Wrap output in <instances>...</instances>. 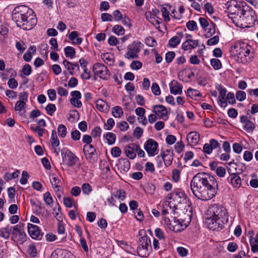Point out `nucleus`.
<instances>
[{
    "mask_svg": "<svg viewBox=\"0 0 258 258\" xmlns=\"http://www.w3.org/2000/svg\"><path fill=\"white\" fill-rule=\"evenodd\" d=\"M61 156L63 162L68 167L75 166L78 161V158L69 149L63 151Z\"/></svg>",
    "mask_w": 258,
    "mask_h": 258,
    "instance_id": "obj_11",
    "label": "nucleus"
},
{
    "mask_svg": "<svg viewBox=\"0 0 258 258\" xmlns=\"http://www.w3.org/2000/svg\"><path fill=\"white\" fill-rule=\"evenodd\" d=\"M244 10L243 6L238 4L236 1H231L228 4L227 11L228 17L234 24L238 26L239 18Z\"/></svg>",
    "mask_w": 258,
    "mask_h": 258,
    "instance_id": "obj_6",
    "label": "nucleus"
},
{
    "mask_svg": "<svg viewBox=\"0 0 258 258\" xmlns=\"http://www.w3.org/2000/svg\"><path fill=\"white\" fill-rule=\"evenodd\" d=\"M205 223L211 230H221L228 222V215L226 209L217 204L211 206L207 213Z\"/></svg>",
    "mask_w": 258,
    "mask_h": 258,
    "instance_id": "obj_2",
    "label": "nucleus"
},
{
    "mask_svg": "<svg viewBox=\"0 0 258 258\" xmlns=\"http://www.w3.org/2000/svg\"><path fill=\"white\" fill-rule=\"evenodd\" d=\"M8 25L5 23H0V34L5 35L8 33Z\"/></svg>",
    "mask_w": 258,
    "mask_h": 258,
    "instance_id": "obj_56",
    "label": "nucleus"
},
{
    "mask_svg": "<svg viewBox=\"0 0 258 258\" xmlns=\"http://www.w3.org/2000/svg\"><path fill=\"white\" fill-rule=\"evenodd\" d=\"M57 133L60 138H65L67 134V129L66 126L62 124H59L57 127Z\"/></svg>",
    "mask_w": 258,
    "mask_h": 258,
    "instance_id": "obj_38",
    "label": "nucleus"
},
{
    "mask_svg": "<svg viewBox=\"0 0 258 258\" xmlns=\"http://www.w3.org/2000/svg\"><path fill=\"white\" fill-rule=\"evenodd\" d=\"M146 45L149 47H154L157 45V42L153 37H149L145 39Z\"/></svg>",
    "mask_w": 258,
    "mask_h": 258,
    "instance_id": "obj_52",
    "label": "nucleus"
},
{
    "mask_svg": "<svg viewBox=\"0 0 258 258\" xmlns=\"http://www.w3.org/2000/svg\"><path fill=\"white\" fill-rule=\"evenodd\" d=\"M123 111L122 108L119 106H116L112 108V114L116 118H119L122 116Z\"/></svg>",
    "mask_w": 258,
    "mask_h": 258,
    "instance_id": "obj_34",
    "label": "nucleus"
},
{
    "mask_svg": "<svg viewBox=\"0 0 258 258\" xmlns=\"http://www.w3.org/2000/svg\"><path fill=\"white\" fill-rule=\"evenodd\" d=\"M140 49H129L125 53V57L128 59H134L137 57Z\"/></svg>",
    "mask_w": 258,
    "mask_h": 258,
    "instance_id": "obj_37",
    "label": "nucleus"
},
{
    "mask_svg": "<svg viewBox=\"0 0 258 258\" xmlns=\"http://www.w3.org/2000/svg\"><path fill=\"white\" fill-rule=\"evenodd\" d=\"M43 200L47 205H50L53 203V199L49 192H45L43 195Z\"/></svg>",
    "mask_w": 258,
    "mask_h": 258,
    "instance_id": "obj_55",
    "label": "nucleus"
},
{
    "mask_svg": "<svg viewBox=\"0 0 258 258\" xmlns=\"http://www.w3.org/2000/svg\"><path fill=\"white\" fill-rule=\"evenodd\" d=\"M16 48H36L34 45H30L28 43L25 42L23 40H19L16 43Z\"/></svg>",
    "mask_w": 258,
    "mask_h": 258,
    "instance_id": "obj_35",
    "label": "nucleus"
},
{
    "mask_svg": "<svg viewBox=\"0 0 258 258\" xmlns=\"http://www.w3.org/2000/svg\"><path fill=\"white\" fill-rule=\"evenodd\" d=\"M93 71L96 76L103 79L107 80L110 75V72L106 66L102 63H96L93 66Z\"/></svg>",
    "mask_w": 258,
    "mask_h": 258,
    "instance_id": "obj_10",
    "label": "nucleus"
},
{
    "mask_svg": "<svg viewBox=\"0 0 258 258\" xmlns=\"http://www.w3.org/2000/svg\"><path fill=\"white\" fill-rule=\"evenodd\" d=\"M227 180L231 183L234 188H238L241 186V178L236 174H232L230 177L227 178Z\"/></svg>",
    "mask_w": 258,
    "mask_h": 258,
    "instance_id": "obj_24",
    "label": "nucleus"
},
{
    "mask_svg": "<svg viewBox=\"0 0 258 258\" xmlns=\"http://www.w3.org/2000/svg\"><path fill=\"white\" fill-rule=\"evenodd\" d=\"M151 90L153 93L156 96H158L161 94L160 88L156 83H154L152 84L151 86Z\"/></svg>",
    "mask_w": 258,
    "mask_h": 258,
    "instance_id": "obj_53",
    "label": "nucleus"
},
{
    "mask_svg": "<svg viewBox=\"0 0 258 258\" xmlns=\"http://www.w3.org/2000/svg\"><path fill=\"white\" fill-rule=\"evenodd\" d=\"M117 168L121 173H124L128 171L130 168V162L126 158L119 159L117 164Z\"/></svg>",
    "mask_w": 258,
    "mask_h": 258,
    "instance_id": "obj_18",
    "label": "nucleus"
},
{
    "mask_svg": "<svg viewBox=\"0 0 258 258\" xmlns=\"http://www.w3.org/2000/svg\"><path fill=\"white\" fill-rule=\"evenodd\" d=\"M210 63L213 69L215 70H219L222 68L221 62L218 59H211L210 60Z\"/></svg>",
    "mask_w": 258,
    "mask_h": 258,
    "instance_id": "obj_41",
    "label": "nucleus"
},
{
    "mask_svg": "<svg viewBox=\"0 0 258 258\" xmlns=\"http://www.w3.org/2000/svg\"><path fill=\"white\" fill-rule=\"evenodd\" d=\"M45 109L47 114L52 116L56 110V107L54 104L50 103L46 106Z\"/></svg>",
    "mask_w": 258,
    "mask_h": 258,
    "instance_id": "obj_49",
    "label": "nucleus"
},
{
    "mask_svg": "<svg viewBox=\"0 0 258 258\" xmlns=\"http://www.w3.org/2000/svg\"><path fill=\"white\" fill-rule=\"evenodd\" d=\"M180 42V38L178 36H174L169 41L168 44L170 47H175Z\"/></svg>",
    "mask_w": 258,
    "mask_h": 258,
    "instance_id": "obj_43",
    "label": "nucleus"
},
{
    "mask_svg": "<svg viewBox=\"0 0 258 258\" xmlns=\"http://www.w3.org/2000/svg\"><path fill=\"white\" fill-rule=\"evenodd\" d=\"M199 46L198 40L188 39L182 44V48H195Z\"/></svg>",
    "mask_w": 258,
    "mask_h": 258,
    "instance_id": "obj_26",
    "label": "nucleus"
},
{
    "mask_svg": "<svg viewBox=\"0 0 258 258\" xmlns=\"http://www.w3.org/2000/svg\"><path fill=\"white\" fill-rule=\"evenodd\" d=\"M104 137L107 140V143L109 145H112L114 143L116 139L115 135L112 133H107L104 135Z\"/></svg>",
    "mask_w": 258,
    "mask_h": 258,
    "instance_id": "obj_39",
    "label": "nucleus"
},
{
    "mask_svg": "<svg viewBox=\"0 0 258 258\" xmlns=\"http://www.w3.org/2000/svg\"><path fill=\"white\" fill-rule=\"evenodd\" d=\"M12 226L8 225L7 226L2 228L0 229V237L5 239H8L10 237V235L12 233Z\"/></svg>",
    "mask_w": 258,
    "mask_h": 258,
    "instance_id": "obj_28",
    "label": "nucleus"
},
{
    "mask_svg": "<svg viewBox=\"0 0 258 258\" xmlns=\"http://www.w3.org/2000/svg\"><path fill=\"white\" fill-rule=\"evenodd\" d=\"M29 178V174L26 171H23L22 173V176L20 178V182L21 184L25 185L27 183V180Z\"/></svg>",
    "mask_w": 258,
    "mask_h": 258,
    "instance_id": "obj_63",
    "label": "nucleus"
},
{
    "mask_svg": "<svg viewBox=\"0 0 258 258\" xmlns=\"http://www.w3.org/2000/svg\"><path fill=\"white\" fill-rule=\"evenodd\" d=\"M63 63L65 67L67 68V69L70 72H71V71H74L76 67L78 68L77 64H72L67 60H64Z\"/></svg>",
    "mask_w": 258,
    "mask_h": 258,
    "instance_id": "obj_61",
    "label": "nucleus"
},
{
    "mask_svg": "<svg viewBox=\"0 0 258 258\" xmlns=\"http://www.w3.org/2000/svg\"><path fill=\"white\" fill-rule=\"evenodd\" d=\"M69 39L74 44H79L82 42L81 38L78 37V32L77 31H72L69 36Z\"/></svg>",
    "mask_w": 258,
    "mask_h": 258,
    "instance_id": "obj_31",
    "label": "nucleus"
},
{
    "mask_svg": "<svg viewBox=\"0 0 258 258\" xmlns=\"http://www.w3.org/2000/svg\"><path fill=\"white\" fill-rule=\"evenodd\" d=\"M187 28L190 31H195L198 29L197 24L195 21H189L186 24Z\"/></svg>",
    "mask_w": 258,
    "mask_h": 258,
    "instance_id": "obj_54",
    "label": "nucleus"
},
{
    "mask_svg": "<svg viewBox=\"0 0 258 258\" xmlns=\"http://www.w3.org/2000/svg\"><path fill=\"white\" fill-rule=\"evenodd\" d=\"M186 198V194L180 188L174 189L168 194L161 206L162 215L174 214L177 205L185 203Z\"/></svg>",
    "mask_w": 258,
    "mask_h": 258,
    "instance_id": "obj_4",
    "label": "nucleus"
},
{
    "mask_svg": "<svg viewBox=\"0 0 258 258\" xmlns=\"http://www.w3.org/2000/svg\"><path fill=\"white\" fill-rule=\"evenodd\" d=\"M184 144L182 141L177 142L174 145V149L177 153H180L184 148Z\"/></svg>",
    "mask_w": 258,
    "mask_h": 258,
    "instance_id": "obj_48",
    "label": "nucleus"
},
{
    "mask_svg": "<svg viewBox=\"0 0 258 258\" xmlns=\"http://www.w3.org/2000/svg\"><path fill=\"white\" fill-rule=\"evenodd\" d=\"M71 98L70 102L72 105L77 108H81L82 103L80 100L82 97L81 94L79 91H74L71 92Z\"/></svg>",
    "mask_w": 258,
    "mask_h": 258,
    "instance_id": "obj_15",
    "label": "nucleus"
},
{
    "mask_svg": "<svg viewBox=\"0 0 258 258\" xmlns=\"http://www.w3.org/2000/svg\"><path fill=\"white\" fill-rule=\"evenodd\" d=\"M173 153L172 151L170 149H167L163 152L160 154V155L157 156V158L162 159L164 162L165 166L168 167L170 166L173 161Z\"/></svg>",
    "mask_w": 258,
    "mask_h": 258,
    "instance_id": "obj_14",
    "label": "nucleus"
},
{
    "mask_svg": "<svg viewBox=\"0 0 258 258\" xmlns=\"http://www.w3.org/2000/svg\"><path fill=\"white\" fill-rule=\"evenodd\" d=\"M139 149V146L132 144L127 146L125 150L126 156L130 159H133L136 156V151Z\"/></svg>",
    "mask_w": 258,
    "mask_h": 258,
    "instance_id": "obj_22",
    "label": "nucleus"
},
{
    "mask_svg": "<svg viewBox=\"0 0 258 258\" xmlns=\"http://www.w3.org/2000/svg\"><path fill=\"white\" fill-rule=\"evenodd\" d=\"M102 130L100 126H96L91 131V134L94 137H100L101 135Z\"/></svg>",
    "mask_w": 258,
    "mask_h": 258,
    "instance_id": "obj_59",
    "label": "nucleus"
},
{
    "mask_svg": "<svg viewBox=\"0 0 258 258\" xmlns=\"http://www.w3.org/2000/svg\"><path fill=\"white\" fill-rule=\"evenodd\" d=\"M83 192L85 195H89L92 191V187L88 183H84L82 186Z\"/></svg>",
    "mask_w": 258,
    "mask_h": 258,
    "instance_id": "obj_64",
    "label": "nucleus"
},
{
    "mask_svg": "<svg viewBox=\"0 0 258 258\" xmlns=\"http://www.w3.org/2000/svg\"><path fill=\"white\" fill-rule=\"evenodd\" d=\"M164 218V222L166 228L175 232H180L184 230L187 226L184 221L173 218V220H170L167 215H162Z\"/></svg>",
    "mask_w": 258,
    "mask_h": 258,
    "instance_id": "obj_8",
    "label": "nucleus"
},
{
    "mask_svg": "<svg viewBox=\"0 0 258 258\" xmlns=\"http://www.w3.org/2000/svg\"><path fill=\"white\" fill-rule=\"evenodd\" d=\"M180 173L181 171L180 170L177 169H174L172 170V179L175 182H178L180 179Z\"/></svg>",
    "mask_w": 258,
    "mask_h": 258,
    "instance_id": "obj_45",
    "label": "nucleus"
},
{
    "mask_svg": "<svg viewBox=\"0 0 258 258\" xmlns=\"http://www.w3.org/2000/svg\"><path fill=\"white\" fill-rule=\"evenodd\" d=\"M96 108L101 112H106L108 110L107 104L101 99L97 100L96 101Z\"/></svg>",
    "mask_w": 258,
    "mask_h": 258,
    "instance_id": "obj_27",
    "label": "nucleus"
},
{
    "mask_svg": "<svg viewBox=\"0 0 258 258\" xmlns=\"http://www.w3.org/2000/svg\"><path fill=\"white\" fill-rule=\"evenodd\" d=\"M240 121L244 123L243 129L248 133L252 132L255 127L254 124L245 115L240 116Z\"/></svg>",
    "mask_w": 258,
    "mask_h": 258,
    "instance_id": "obj_17",
    "label": "nucleus"
},
{
    "mask_svg": "<svg viewBox=\"0 0 258 258\" xmlns=\"http://www.w3.org/2000/svg\"><path fill=\"white\" fill-rule=\"evenodd\" d=\"M176 251L178 254L181 257L186 256L188 252L187 249L183 247L179 246L176 248Z\"/></svg>",
    "mask_w": 258,
    "mask_h": 258,
    "instance_id": "obj_57",
    "label": "nucleus"
},
{
    "mask_svg": "<svg viewBox=\"0 0 258 258\" xmlns=\"http://www.w3.org/2000/svg\"><path fill=\"white\" fill-rule=\"evenodd\" d=\"M11 234L12 239L19 243L22 244L26 240V234L22 224H19L12 226Z\"/></svg>",
    "mask_w": 258,
    "mask_h": 258,
    "instance_id": "obj_9",
    "label": "nucleus"
},
{
    "mask_svg": "<svg viewBox=\"0 0 258 258\" xmlns=\"http://www.w3.org/2000/svg\"><path fill=\"white\" fill-rule=\"evenodd\" d=\"M27 229L28 233L32 238L39 239L41 238L40 230L37 226L28 223Z\"/></svg>",
    "mask_w": 258,
    "mask_h": 258,
    "instance_id": "obj_16",
    "label": "nucleus"
},
{
    "mask_svg": "<svg viewBox=\"0 0 258 258\" xmlns=\"http://www.w3.org/2000/svg\"><path fill=\"white\" fill-rule=\"evenodd\" d=\"M200 134L197 132H189L186 137V140L188 144L191 146L197 145L200 140Z\"/></svg>",
    "mask_w": 258,
    "mask_h": 258,
    "instance_id": "obj_21",
    "label": "nucleus"
},
{
    "mask_svg": "<svg viewBox=\"0 0 258 258\" xmlns=\"http://www.w3.org/2000/svg\"><path fill=\"white\" fill-rule=\"evenodd\" d=\"M121 151L118 147H113L111 150V155L114 157H118L120 156Z\"/></svg>",
    "mask_w": 258,
    "mask_h": 258,
    "instance_id": "obj_60",
    "label": "nucleus"
},
{
    "mask_svg": "<svg viewBox=\"0 0 258 258\" xmlns=\"http://www.w3.org/2000/svg\"><path fill=\"white\" fill-rule=\"evenodd\" d=\"M83 150L86 156H91L94 155L96 150L94 146L91 144L84 146Z\"/></svg>",
    "mask_w": 258,
    "mask_h": 258,
    "instance_id": "obj_30",
    "label": "nucleus"
},
{
    "mask_svg": "<svg viewBox=\"0 0 258 258\" xmlns=\"http://www.w3.org/2000/svg\"><path fill=\"white\" fill-rule=\"evenodd\" d=\"M28 94L26 92H21L19 95V100L16 102L14 109L16 111L21 113L27 106Z\"/></svg>",
    "mask_w": 258,
    "mask_h": 258,
    "instance_id": "obj_12",
    "label": "nucleus"
},
{
    "mask_svg": "<svg viewBox=\"0 0 258 258\" xmlns=\"http://www.w3.org/2000/svg\"><path fill=\"white\" fill-rule=\"evenodd\" d=\"M239 18L238 26L241 27H250L254 25L256 21L255 12L252 9H247Z\"/></svg>",
    "mask_w": 258,
    "mask_h": 258,
    "instance_id": "obj_7",
    "label": "nucleus"
},
{
    "mask_svg": "<svg viewBox=\"0 0 258 258\" xmlns=\"http://www.w3.org/2000/svg\"><path fill=\"white\" fill-rule=\"evenodd\" d=\"M236 98L239 101H242L246 99V95L243 91H238L235 94Z\"/></svg>",
    "mask_w": 258,
    "mask_h": 258,
    "instance_id": "obj_58",
    "label": "nucleus"
},
{
    "mask_svg": "<svg viewBox=\"0 0 258 258\" xmlns=\"http://www.w3.org/2000/svg\"><path fill=\"white\" fill-rule=\"evenodd\" d=\"M186 94L189 98L192 99H197V97L201 96L198 90L192 88H189L187 90Z\"/></svg>",
    "mask_w": 258,
    "mask_h": 258,
    "instance_id": "obj_33",
    "label": "nucleus"
},
{
    "mask_svg": "<svg viewBox=\"0 0 258 258\" xmlns=\"http://www.w3.org/2000/svg\"><path fill=\"white\" fill-rule=\"evenodd\" d=\"M194 73L188 70H182L178 73V78L180 80L184 82H188L190 81L194 77Z\"/></svg>",
    "mask_w": 258,
    "mask_h": 258,
    "instance_id": "obj_19",
    "label": "nucleus"
},
{
    "mask_svg": "<svg viewBox=\"0 0 258 258\" xmlns=\"http://www.w3.org/2000/svg\"><path fill=\"white\" fill-rule=\"evenodd\" d=\"M53 214L54 217L58 221V222H62L63 216L61 211L60 207L58 204L56 207L53 208Z\"/></svg>",
    "mask_w": 258,
    "mask_h": 258,
    "instance_id": "obj_29",
    "label": "nucleus"
},
{
    "mask_svg": "<svg viewBox=\"0 0 258 258\" xmlns=\"http://www.w3.org/2000/svg\"><path fill=\"white\" fill-rule=\"evenodd\" d=\"M250 46L247 41L239 40L237 41L234 45V48H247Z\"/></svg>",
    "mask_w": 258,
    "mask_h": 258,
    "instance_id": "obj_40",
    "label": "nucleus"
},
{
    "mask_svg": "<svg viewBox=\"0 0 258 258\" xmlns=\"http://www.w3.org/2000/svg\"><path fill=\"white\" fill-rule=\"evenodd\" d=\"M20 170H17L12 173L9 172L6 173L4 176V178L6 181H9L12 179L17 178L20 174Z\"/></svg>",
    "mask_w": 258,
    "mask_h": 258,
    "instance_id": "obj_36",
    "label": "nucleus"
},
{
    "mask_svg": "<svg viewBox=\"0 0 258 258\" xmlns=\"http://www.w3.org/2000/svg\"><path fill=\"white\" fill-rule=\"evenodd\" d=\"M50 142L52 147H57L59 145V141L55 130L52 131Z\"/></svg>",
    "mask_w": 258,
    "mask_h": 258,
    "instance_id": "obj_32",
    "label": "nucleus"
},
{
    "mask_svg": "<svg viewBox=\"0 0 258 258\" xmlns=\"http://www.w3.org/2000/svg\"><path fill=\"white\" fill-rule=\"evenodd\" d=\"M115 122L112 118H109L107 120V122L104 125V128L105 130H111L114 125Z\"/></svg>",
    "mask_w": 258,
    "mask_h": 258,
    "instance_id": "obj_51",
    "label": "nucleus"
},
{
    "mask_svg": "<svg viewBox=\"0 0 258 258\" xmlns=\"http://www.w3.org/2000/svg\"><path fill=\"white\" fill-rule=\"evenodd\" d=\"M218 186L214 176L204 173L197 174L190 182L192 193L202 201H208L214 198L216 195Z\"/></svg>",
    "mask_w": 258,
    "mask_h": 258,
    "instance_id": "obj_1",
    "label": "nucleus"
},
{
    "mask_svg": "<svg viewBox=\"0 0 258 258\" xmlns=\"http://www.w3.org/2000/svg\"><path fill=\"white\" fill-rule=\"evenodd\" d=\"M100 57L103 61L108 65L112 66L114 63V57L113 55L111 53H103L101 54Z\"/></svg>",
    "mask_w": 258,
    "mask_h": 258,
    "instance_id": "obj_25",
    "label": "nucleus"
},
{
    "mask_svg": "<svg viewBox=\"0 0 258 258\" xmlns=\"http://www.w3.org/2000/svg\"><path fill=\"white\" fill-rule=\"evenodd\" d=\"M114 196L120 201H123L125 198V192L123 190H117Z\"/></svg>",
    "mask_w": 258,
    "mask_h": 258,
    "instance_id": "obj_46",
    "label": "nucleus"
},
{
    "mask_svg": "<svg viewBox=\"0 0 258 258\" xmlns=\"http://www.w3.org/2000/svg\"><path fill=\"white\" fill-rule=\"evenodd\" d=\"M12 19L17 25L24 29L31 30L37 23L33 11L25 6L16 7L12 13Z\"/></svg>",
    "mask_w": 258,
    "mask_h": 258,
    "instance_id": "obj_3",
    "label": "nucleus"
},
{
    "mask_svg": "<svg viewBox=\"0 0 258 258\" xmlns=\"http://www.w3.org/2000/svg\"><path fill=\"white\" fill-rule=\"evenodd\" d=\"M28 252L32 257H35L36 256L37 251L36 247L34 244H31L29 245Z\"/></svg>",
    "mask_w": 258,
    "mask_h": 258,
    "instance_id": "obj_44",
    "label": "nucleus"
},
{
    "mask_svg": "<svg viewBox=\"0 0 258 258\" xmlns=\"http://www.w3.org/2000/svg\"><path fill=\"white\" fill-rule=\"evenodd\" d=\"M139 235L141 236L138 241L137 252L140 257H146L152 250L151 239L143 231L139 232Z\"/></svg>",
    "mask_w": 258,
    "mask_h": 258,
    "instance_id": "obj_5",
    "label": "nucleus"
},
{
    "mask_svg": "<svg viewBox=\"0 0 258 258\" xmlns=\"http://www.w3.org/2000/svg\"><path fill=\"white\" fill-rule=\"evenodd\" d=\"M161 11L164 20L166 22L170 21L169 11L167 9V8L164 7H162L161 8Z\"/></svg>",
    "mask_w": 258,
    "mask_h": 258,
    "instance_id": "obj_50",
    "label": "nucleus"
},
{
    "mask_svg": "<svg viewBox=\"0 0 258 258\" xmlns=\"http://www.w3.org/2000/svg\"><path fill=\"white\" fill-rule=\"evenodd\" d=\"M153 112L156 114L159 118H164L167 115V111L166 107L162 105L153 106Z\"/></svg>",
    "mask_w": 258,
    "mask_h": 258,
    "instance_id": "obj_23",
    "label": "nucleus"
},
{
    "mask_svg": "<svg viewBox=\"0 0 258 258\" xmlns=\"http://www.w3.org/2000/svg\"><path fill=\"white\" fill-rule=\"evenodd\" d=\"M227 102L229 104H234L236 103L235 96L233 93L229 92L226 96Z\"/></svg>",
    "mask_w": 258,
    "mask_h": 258,
    "instance_id": "obj_62",
    "label": "nucleus"
},
{
    "mask_svg": "<svg viewBox=\"0 0 258 258\" xmlns=\"http://www.w3.org/2000/svg\"><path fill=\"white\" fill-rule=\"evenodd\" d=\"M50 182L52 187H59L61 186V181L60 179L56 176H53L50 179Z\"/></svg>",
    "mask_w": 258,
    "mask_h": 258,
    "instance_id": "obj_47",
    "label": "nucleus"
},
{
    "mask_svg": "<svg viewBox=\"0 0 258 258\" xmlns=\"http://www.w3.org/2000/svg\"><path fill=\"white\" fill-rule=\"evenodd\" d=\"M170 91L174 95H180L182 93V85L173 80L169 84Z\"/></svg>",
    "mask_w": 258,
    "mask_h": 258,
    "instance_id": "obj_20",
    "label": "nucleus"
},
{
    "mask_svg": "<svg viewBox=\"0 0 258 258\" xmlns=\"http://www.w3.org/2000/svg\"><path fill=\"white\" fill-rule=\"evenodd\" d=\"M158 144L156 141L153 139H149L145 143L144 148L147 152L148 155L151 157L154 156L158 154Z\"/></svg>",
    "mask_w": 258,
    "mask_h": 258,
    "instance_id": "obj_13",
    "label": "nucleus"
},
{
    "mask_svg": "<svg viewBox=\"0 0 258 258\" xmlns=\"http://www.w3.org/2000/svg\"><path fill=\"white\" fill-rule=\"evenodd\" d=\"M112 32L118 35H120L124 34L125 30L122 26L115 25L112 28Z\"/></svg>",
    "mask_w": 258,
    "mask_h": 258,
    "instance_id": "obj_42",
    "label": "nucleus"
}]
</instances>
